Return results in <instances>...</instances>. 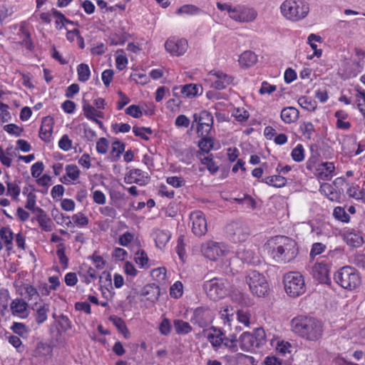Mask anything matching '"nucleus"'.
<instances>
[{
  "instance_id": "nucleus-1",
  "label": "nucleus",
  "mask_w": 365,
  "mask_h": 365,
  "mask_svg": "<svg viewBox=\"0 0 365 365\" xmlns=\"http://www.w3.org/2000/svg\"><path fill=\"white\" fill-rule=\"evenodd\" d=\"M293 332L299 336L311 341H316L322 337L324 324L322 322L312 317L298 316L291 321Z\"/></svg>"
},
{
  "instance_id": "nucleus-2",
  "label": "nucleus",
  "mask_w": 365,
  "mask_h": 365,
  "mask_svg": "<svg viewBox=\"0 0 365 365\" xmlns=\"http://www.w3.org/2000/svg\"><path fill=\"white\" fill-rule=\"evenodd\" d=\"M277 262H289L298 255L297 242L285 236H275L265 245Z\"/></svg>"
},
{
  "instance_id": "nucleus-3",
  "label": "nucleus",
  "mask_w": 365,
  "mask_h": 365,
  "mask_svg": "<svg viewBox=\"0 0 365 365\" xmlns=\"http://www.w3.org/2000/svg\"><path fill=\"white\" fill-rule=\"evenodd\" d=\"M279 9L282 15L293 22L304 19L309 12V4L304 0H285Z\"/></svg>"
},
{
  "instance_id": "nucleus-4",
  "label": "nucleus",
  "mask_w": 365,
  "mask_h": 365,
  "mask_svg": "<svg viewBox=\"0 0 365 365\" xmlns=\"http://www.w3.org/2000/svg\"><path fill=\"white\" fill-rule=\"evenodd\" d=\"M335 282L344 289L352 290L361 284V277L357 271L349 266H345L334 274Z\"/></svg>"
},
{
  "instance_id": "nucleus-5",
  "label": "nucleus",
  "mask_w": 365,
  "mask_h": 365,
  "mask_svg": "<svg viewBox=\"0 0 365 365\" xmlns=\"http://www.w3.org/2000/svg\"><path fill=\"white\" fill-rule=\"evenodd\" d=\"M284 289L288 295L298 297L305 292V282L302 274L298 272H291L284 278Z\"/></svg>"
},
{
  "instance_id": "nucleus-6",
  "label": "nucleus",
  "mask_w": 365,
  "mask_h": 365,
  "mask_svg": "<svg viewBox=\"0 0 365 365\" xmlns=\"http://www.w3.org/2000/svg\"><path fill=\"white\" fill-rule=\"evenodd\" d=\"M246 282L252 293L259 297L267 294L269 285L265 277L257 270L249 271Z\"/></svg>"
},
{
  "instance_id": "nucleus-7",
  "label": "nucleus",
  "mask_w": 365,
  "mask_h": 365,
  "mask_svg": "<svg viewBox=\"0 0 365 365\" xmlns=\"http://www.w3.org/2000/svg\"><path fill=\"white\" fill-rule=\"evenodd\" d=\"M227 237L235 243L245 241L249 235V228L241 222H232L225 227Z\"/></svg>"
},
{
  "instance_id": "nucleus-8",
  "label": "nucleus",
  "mask_w": 365,
  "mask_h": 365,
  "mask_svg": "<svg viewBox=\"0 0 365 365\" xmlns=\"http://www.w3.org/2000/svg\"><path fill=\"white\" fill-rule=\"evenodd\" d=\"M227 287L228 282L226 280L217 278L206 282L204 284L207 295L213 300L224 297L227 294Z\"/></svg>"
},
{
  "instance_id": "nucleus-9",
  "label": "nucleus",
  "mask_w": 365,
  "mask_h": 365,
  "mask_svg": "<svg viewBox=\"0 0 365 365\" xmlns=\"http://www.w3.org/2000/svg\"><path fill=\"white\" fill-rule=\"evenodd\" d=\"M227 252V246L222 242L208 241L202 245L203 255L210 260H216L224 256Z\"/></svg>"
},
{
  "instance_id": "nucleus-10",
  "label": "nucleus",
  "mask_w": 365,
  "mask_h": 365,
  "mask_svg": "<svg viewBox=\"0 0 365 365\" xmlns=\"http://www.w3.org/2000/svg\"><path fill=\"white\" fill-rule=\"evenodd\" d=\"M192 222V231L197 237L205 235L207 231V224L204 213L200 210L192 212L190 216Z\"/></svg>"
},
{
  "instance_id": "nucleus-11",
  "label": "nucleus",
  "mask_w": 365,
  "mask_h": 365,
  "mask_svg": "<svg viewBox=\"0 0 365 365\" xmlns=\"http://www.w3.org/2000/svg\"><path fill=\"white\" fill-rule=\"evenodd\" d=\"M211 87L217 90L225 89L232 82L233 78L221 71H211L208 73Z\"/></svg>"
},
{
  "instance_id": "nucleus-12",
  "label": "nucleus",
  "mask_w": 365,
  "mask_h": 365,
  "mask_svg": "<svg viewBox=\"0 0 365 365\" xmlns=\"http://www.w3.org/2000/svg\"><path fill=\"white\" fill-rule=\"evenodd\" d=\"M212 314L208 307H200L194 310L191 322L200 327H205L212 322Z\"/></svg>"
},
{
  "instance_id": "nucleus-13",
  "label": "nucleus",
  "mask_w": 365,
  "mask_h": 365,
  "mask_svg": "<svg viewBox=\"0 0 365 365\" xmlns=\"http://www.w3.org/2000/svg\"><path fill=\"white\" fill-rule=\"evenodd\" d=\"M149 180L148 173L140 169L130 170L125 177V182L128 184L135 183L139 185H145L149 182Z\"/></svg>"
},
{
  "instance_id": "nucleus-14",
  "label": "nucleus",
  "mask_w": 365,
  "mask_h": 365,
  "mask_svg": "<svg viewBox=\"0 0 365 365\" xmlns=\"http://www.w3.org/2000/svg\"><path fill=\"white\" fill-rule=\"evenodd\" d=\"M313 277L320 283L329 284V269L327 264L317 262L312 267Z\"/></svg>"
},
{
  "instance_id": "nucleus-15",
  "label": "nucleus",
  "mask_w": 365,
  "mask_h": 365,
  "mask_svg": "<svg viewBox=\"0 0 365 365\" xmlns=\"http://www.w3.org/2000/svg\"><path fill=\"white\" fill-rule=\"evenodd\" d=\"M165 48L172 55L181 56L187 51V42L185 39H180L177 41L168 40L165 43Z\"/></svg>"
},
{
  "instance_id": "nucleus-16",
  "label": "nucleus",
  "mask_w": 365,
  "mask_h": 365,
  "mask_svg": "<svg viewBox=\"0 0 365 365\" xmlns=\"http://www.w3.org/2000/svg\"><path fill=\"white\" fill-rule=\"evenodd\" d=\"M236 255L244 263L257 264L259 262L255 250L251 247H240L237 251Z\"/></svg>"
},
{
  "instance_id": "nucleus-17",
  "label": "nucleus",
  "mask_w": 365,
  "mask_h": 365,
  "mask_svg": "<svg viewBox=\"0 0 365 365\" xmlns=\"http://www.w3.org/2000/svg\"><path fill=\"white\" fill-rule=\"evenodd\" d=\"M334 170L335 166L333 163H322L316 169L315 175L319 180H330L333 177Z\"/></svg>"
},
{
  "instance_id": "nucleus-18",
  "label": "nucleus",
  "mask_w": 365,
  "mask_h": 365,
  "mask_svg": "<svg viewBox=\"0 0 365 365\" xmlns=\"http://www.w3.org/2000/svg\"><path fill=\"white\" fill-rule=\"evenodd\" d=\"M53 118L51 116L44 117L39 130V137L45 142H49L53 132Z\"/></svg>"
},
{
  "instance_id": "nucleus-19",
  "label": "nucleus",
  "mask_w": 365,
  "mask_h": 365,
  "mask_svg": "<svg viewBox=\"0 0 365 365\" xmlns=\"http://www.w3.org/2000/svg\"><path fill=\"white\" fill-rule=\"evenodd\" d=\"M141 295L146 300L155 302L158 300L160 295V289L155 284H149L145 285L141 290Z\"/></svg>"
},
{
  "instance_id": "nucleus-20",
  "label": "nucleus",
  "mask_w": 365,
  "mask_h": 365,
  "mask_svg": "<svg viewBox=\"0 0 365 365\" xmlns=\"http://www.w3.org/2000/svg\"><path fill=\"white\" fill-rule=\"evenodd\" d=\"M37 217L36 220L41 228L45 232H50L53 229V222L47 216L45 211L41 207L36 209Z\"/></svg>"
},
{
  "instance_id": "nucleus-21",
  "label": "nucleus",
  "mask_w": 365,
  "mask_h": 365,
  "mask_svg": "<svg viewBox=\"0 0 365 365\" xmlns=\"http://www.w3.org/2000/svg\"><path fill=\"white\" fill-rule=\"evenodd\" d=\"M213 332L207 334V339L215 350L219 349L223 344L225 340L224 333L216 328H212Z\"/></svg>"
},
{
  "instance_id": "nucleus-22",
  "label": "nucleus",
  "mask_w": 365,
  "mask_h": 365,
  "mask_svg": "<svg viewBox=\"0 0 365 365\" xmlns=\"http://www.w3.org/2000/svg\"><path fill=\"white\" fill-rule=\"evenodd\" d=\"M28 304L20 298L14 299L10 304V309L13 315L26 317V315H24V314L26 312Z\"/></svg>"
},
{
  "instance_id": "nucleus-23",
  "label": "nucleus",
  "mask_w": 365,
  "mask_h": 365,
  "mask_svg": "<svg viewBox=\"0 0 365 365\" xmlns=\"http://www.w3.org/2000/svg\"><path fill=\"white\" fill-rule=\"evenodd\" d=\"M155 245L160 249L163 248L170 240L171 234L168 230H155L153 233Z\"/></svg>"
},
{
  "instance_id": "nucleus-24",
  "label": "nucleus",
  "mask_w": 365,
  "mask_h": 365,
  "mask_svg": "<svg viewBox=\"0 0 365 365\" xmlns=\"http://www.w3.org/2000/svg\"><path fill=\"white\" fill-rule=\"evenodd\" d=\"M200 89L202 88H200ZM178 90H180V93H182L185 97L191 98L197 95L200 87L195 84H186L180 88L175 87L173 88L175 96L178 94Z\"/></svg>"
},
{
  "instance_id": "nucleus-25",
  "label": "nucleus",
  "mask_w": 365,
  "mask_h": 365,
  "mask_svg": "<svg viewBox=\"0 0 365 365\" xmlns=\"http://www.w3.org/2000/svg\"><path fill=\"white\" fill-rule=\"evenodd\" d=\"M257 61V55L251 51L243 52L239 58V63L242 67H251L254 66Z\"/></svg>"
},
{
  "instance_id": "nucleus-26",
  "label": "nucleus",
  "mask_w": 365,
  "mask_h": 365,
  "mask_svg": "<svg viewBox=\"0 0 365 365\" xmlns=\"http://www.w3.org/2000/svg\"><path fill=\"white\" fill-rule=\"evenodd\" d=\"M299 118V111L294 107L284 108L281 111V118L285 123L295 122Z\"/></svg>"
},
{
  "instance_id": "nucleus-27",
  "label": "nucleus",
  "mask_w": 365,
  "mask_h": 365,
  "mask_svg": "<svg viewBox=\"0 0 365 365\" xmlns=\"http://www.w3.org/2000/svg\"><path fill=\"white\" fill-rule=\"evenodd\" d=\"M1 239L4 242L7 250H11L13 248L14 234L8 227H3L0 229Z\"/></svg>"
},
{
  "instance_id": "nucleus-28",
  "label": "nucleus",
  "mask_w": 365,
  "mask_h": 365,
  "mask_svg": "<svg viewBox=\"0 0 365 365\" xmlns=\"http://www.w3.org/2000/svg\"><path fill=\"white\" fill-rule=\"evenodd\" d=\"M194 122H197L198 125H213V117L209 112L203 110L200 112L199 115L194 114L193 115Z\"/></svg>"
},
{
  "instance_id": "nucleus-29",
  "label": "nucleus",
  "mask_w": 365,
  "mask_h": 365,
  "mask_svg": "<svg viewBox=\"0 0 365 365\" xmlns=\"http://www.w3.org/2000/svg\"><path fill=\"white\" fill-rule=\"evenodd\" d=\"M124 150L125 144L120 143L119 140H115L112 144V150L110 153L108 158L112 162H116L119 159L120 155L124 152Z\"/></svg>"
},
{
  "instance_id": "nucleus-30",
  "label": "nucleus",
  "mask_w": 365,
  "mask_h": 365,
  "mask_svg": "<svg viewBox=\"0 0 365 365\" xmlns=\"http://www.w3.org/2000/svg\"><path fill=\"white\" fill-rule=\"evenodd\" d=\"M252 334L249 332H244L240 336L241 348L243 350L248 351L254 347H257L256 341Z\"/></svg>"
},
{
  "instance_id": "nucleus-31",
  "label": "nucleus",
  "mask_w": 365,
  "mask_h": 365,
  "mask_svg": "<svg viewBox=\"0 0 365 365\" xmlns=\"http://www.w3.org/2000/svg\"><path fill=\"white\" fill-rule=\"evenodd\" d=\"M264 183L275 187H282L287 183V179L282 175L268 176L262 180Z\"/></svg>"
},
{
  "instance_id": "nucleus-32",
  "label": "nucleus",
  "mask_w": 365,
  "mask_h": 365,
  "mask_svg": "<svg viewBox=\"0 0 365 365\" xmlns=\"http://www.w3.org/2000/svg\"><path fill=\"white\" fill-rule=\"evenodd\" d=\"M173 326L178 334H187L192 331L190 324L182 319H175L173 321Z\"/></svg>"
},
{
  "instance_id": "nucleus-33",
  "label": "nucleus",
  "mask_w": 365,
  "mask_h": 365,
  "mask_svg": "<svg viewBox=\"0 0 365 365\" xmlns=\"http://www.w3.org/2000/svg\"><path fill=\"white\" fill-rule=\"evenodd\" d=\"M83 110L85 116L88 119H94V117H98L101 118L103 117V113L102 112L97 111L93 106L85 101H83Z\"/></svg>"
},
{
  "instance_id": "nucleus-34",
  "label": "nucleus",
  "mask_w": 365,
  "mask_h": 365,
  "mask_svg": "<svg viewBox=\"0 0 365 365\" xmlns=\"http://www.w3.org/2000/svg\"><path fill=\"white\" fill-rule=\"evenodd\" d=\"M49 311L48 304H43L37 309L35 315V319L37 324H41L46 321Z\"/></svg>"
},
{
  "instance_id": "nucleus-35",
  "label": "nucleus",
  "mask_w": 365,
  "mask_h": 365,
  "mask_svg": "<svg viewBox=\"0 0 365 365\" xmlns=\"http://www.w3.org/2000/svg\"><path fill=\"white\" fill-rule=\"evenodd\" d=\"M257 12L253 9L242 8L240 11L239 22H250L257 17Z\"/></svg>"
},
{
  "instance_id": "nucleus-36",
  "label": "nucleus",
  "mask_w": 365,
  "mask_h": 365,
  "mask_svg": "<svg viewBox=\"0 0 365 365\" xmlns=\"http://www.w3.org/2000/svg\"><path fill=\"white\" fill-rule=\"evenodd\" d=\"M344 240H346L347 245L351 247H359L363 243L362 237L355 232H348L344 235Z\"/></svg>"
},
{
  "instance_id": "nucleus-37",
  "label": "nucleus",
  "mask_w": 365,
  "mask_h": 365,
  "mask_svg": "<svg viewBox=\"0 0 365 365\" xmlns=\"http://www.w3.org/2000/svg\"><path fill=\"white\" fill-rule=\"evenodd\" d=\"M299 105L303 108L308 111H314L317 106L316 101L312 100L310 98L307 96H302L298 100Z\"/></svg>"
},
{
  "instance_id": "nucleus-38",
  "label": "nucleus",
  "mask_w": 365,
  "mask_h": 365,
  "mask_svg": "<svg viewBox=\"0 0 365 365\" xmlns=\"http://www.w3.org/2000/svg\"><path fill=\"white\" fill-rule=\"evenodd\" d=\"M78 80L81 82L87 81L91 76L89 66L86 63H81L77 67Z\"/></svg>"
},
{
  "instance_id": "nucleus-39",
  "label": "nucleus",
  "mask_w": 365,
  "mask_h": 365,
  "mask_svg": "<svg viewBox=\"0 0 365 365\" xmlns=\"http://www.w3.org/2000/svg\"><path fill=\"white\" fill-rule=\"evenodd\" d=\"M201 11H202V10L199 7H197L195 5L185 4V5L182 6L181 7H180L177 10L176 13L178 14H187V15H197V14H199Z\"/></svg>"
},
{
  "instance_id": "nucleus-40",
  "label": "nucleus",
  "mask_w": 365,
  "mask_h": 365,
  "mask_svg": "<svg viewBox=\"0 0 365 365\" xmlns=\"http://www.w3.org/2000/svg\"><path fill=\"white\" fill-rule=\"evenodd\" d=\"M110 320L113 323L117 329L124 334L125 337L128 338L126 334H128V330L125 322L121 318L116 316L110 317Z\"/></svg>"
},
{
  "instance_id": "nucleus-41",
  "label": "nucleus",
  "mask_w": 365,
  "mask_h": 365,
  "mask_svg": "<svg viewBox=\"0 0 365 365\" xmlns=\"http://www.w3.org/2000/svg\"><path fill=\"white\" fill-rule=\"evenodd\" d=\"M300 131L302 135L307 139H311L313 133H314V128L310 122H303L299 127Z\"/></svg>"
},
{
  "instance_id": "nucleus-42",
  "label": "nucleus",
  "mask_w": 365,
  "mask_h": 365,
  "mask_svg": "<svg viewBox=\"0 0 365 365\" xmlns=\"http://www.w3.org/2000/svg\"><path fill=\"white\" fill-rule=\"evenodd\" d=\"M202 138V140L198 143V146L202 152L208 153L213 148V139L207 137Z\"/></svg>"
},
{
  "instance_id": "nucleus-43",
  "label": "nucleus",
  "mask_w": 365,
  "mask_h": 365,
  "mask_svg": "<svg viewBox=\"0 0 365 365\" xmlns=\"http://www.w3.org/2000/svg\"><path fill=\"white\" fill-rule=\"evenodd\" d=\"M7 192L6 195H10L14 200H16L19 197L21 189L16 182H7Z\"/></svg>"
},
{
  "instance_id": "nucleus-44",
  "label": "nucleus",
  "mask_w": 365,
  "mask_h": 365,
  "mask_svg": "<svg viewBox=\"0 0 365 365\" xmlns=\"http://www.w3.org/2000/svg\"><path fill=\"white\" fill-rule=\"evenodd\" d=\"M252 336L255 337L257 347H259L263 345L266 341V334L262 328H257L255 330L254 334H252Z\"/></svg>"
},
{
  "instance_id": "nucleus-45",
  "label": "nucleus",
  "mask_w": 365,
  "mask_h": 365,
  "mask_svg": "<svg viewBox=\"0 0 365 365\" xmlns=\"http://www.w3.org/2000/svg\"><path fill=\"white\" fill-rule=\"evenodd\" d=\"M334 217L343 222H348L350 220L349 215L346 212L345 210L341 207H336L333 212Z\"/></svg>"
},
{
  "instance_id": "nucleus-46",
  "label": "nucleus",
  "mask_w": 365,
  "mask_h": 365,
  "mask_svg": "<svg viewBox=\"0 0 365 365\" xmlns=\"http://www.w3.org/2000/svg\"><path fill=\"white\" fill-rule=\"evenodd\" d=\"M201 163L202 164L205 165L207 168V169L212 173H215L219 168L215 163V162L213 160V158L210 156H206L203 158H201Z\"/></svg>"
},
{
  "instance_id": "nucleus-47",
  "label": "nucleus",
  "mask_w": 365,
  "mask_h": 365,
  "mask_svg": "<svg viewBox=\"0 0 365 365\" xmlns=\"http://www.w3.org/2000/svg\"><path fill=\"white\" fill-rule=\"evenodd\" d=\"M347 194L349 197L361 200L365 203V189L358 190L357 187H351L347 190Z\"/></svg>"
},
{
  "instance_id": "nucleus-48",
  "label": "nucleus",
  "mask_w": 365,
  "mask_h": 365,
  "mask_svg": "<svg viewBox=\"0 0 365 365\" xmlns=\"http://www.w3.org/2000/svg\"><path fill=\"white\" fill-rule=\"evenodd\" d=\"M20 31L24 35L25 38L22 41L21 44L24 45L27 49L32 50L34 48V44L31 40V34L21 25L20 27Z\"/></svg>"
},
{
  "instance_id": "nucleus-49",
  "label": "nucleus",
  "mask_w": 365,
  "mask_h": 365,
  "mask_svg": "<svg viewBox=\"0 0 365 365\" xmlns=\"http://www.w3.org/2000/svg\"><path fill=\"white\" fill-rule=\"evenodd\" d=\"M304 148L302 145H297L292 151V158L296 162H301L304 158Z\"/></svg>"
},
{
  "instance_id": "nucleus-50",
  "label": "nucleus",
  "mask_w": 365,
  "mask_h": 365,
  "mask_svg": "<svg viewBox=\"0 0 365 365\" xmlns=\"http://www.w3.org/2000/svg\"><path fill=\"white\" fill-rule=\"evenodd\" d=\"M66 175L73 180H76L80 175V170L76 165H68L66 167Z\"/></svg>"
},
{
  "instance_id": "nucleus-51",
  "label": "nucleus",
  "mask_w": 365,
  "mask_h": 365,
  "mask_svg": "<svg viewBox=\"0 0 365 365\" xmlns=\"http://www.w3.org/2000/svg\"><path fill=\"white\" fill-rule=\"evenodd\" d=\"M182 284L180 282H176L170 289V294L174 298H179L182 294Z\"/></svg>"
},
{
  "instance_id": "nucleus-52",
  "label": "nucleus",
  "mask_w": 365,
  "mask_h": 365,
  "mask_svg": "<svg viewBox=\"0 0 365 365\" xmlns=\"http://www.w3.org/2000/svg\"><path fill=\"white\" fill-rule=\"evenodd\" d=\"M36 196L33 192H29L25 207L31 211L36 212L38 207H36Z\"/></svg>"
},
{
  "instance_id": "nucleus-53",
  "label": "nucleus",
  "mask_w": 365,
  "mask_h": 365,
  "mask_svg": "<svg viewBox=\"0 0 365 365\" xmlns=\"http://www.w3.org/2000/svg\"><path fill=\"white\" fill-rule=\"evenodd\" d=\"M171 330L172 325L170 321L167 318H164L159 325V331L160 334L167 336L171 332Z\"/></svg>"
},
{
  "instance_id": "nucleus-54",
  "label": "nucleus",
  "mask_w": 365,
  "mask_h": 365,
  "mask_svg": "<svg viewBox=\"0 0 365 365\" xmlns=\"http://www.w3.org/2000/svg\"><path fill=\"white\" fill-rule=\"evenodd\" d=\"M109 143L105 138H101L96 143V150L98 153L106 154L108 151Z\"/></svg>"
},
{
  "instance_id": "nucleus-55",
  "label": "nucleus",
  "mask_w": 365,
  "mask_h": 365,
  "mask_svg": "<svg viewBox=\"0 0 365 365\" xmlns=\"http://www.w3.org/2000/svg\"><path fill=\"white\" fill-rule=\"evenodd\" d=\"M167 183L172 185L174 187H181L185 185V180L181 177L171 176L167 178Z\"/></svg>"
},
{
  "instance_id": "nucleus-56",
  "label": "nucleus",
  "mask_w": 365,
  "mask_h": 365,
  "mask_svg": "<svg viewBox=\"0 0 365 365\" xmlns=\"http://www.w3.org/2000/svg\"><path fill=\"white\" fill-rule=\"evenodd\" d=\"M11 329L15 334L21 336L26 334L28 331L26 326L24 324L19 322H14Z\"/></svg>"
},
{
  "instance_id": "nucleus-57",
  "label": "nucleus",
  "mask_w": 365,
  "mask_h": 365,
  "mask_svg": "<svg viewBox=\"0 0 365 365\" xmlns=\"http://www.w3.org/2000/svg\"><path fill=\"white\" fill-rule=\"evenodd\" d=\"M58 146L64 151H68L72 148V140L67 135H63L58 141Z\"/></svg>"
},
{
  "instance_id": "nucleus-58",
  "label": "nucleus",
  "mask_w": 365,
  "mask_h": 365,
  "mask_svg": "<svg viewBox=\"0 0 365 365\" xmlns=\"http://www.w3.org/2000/svg\"><path fill=\"white\" fill-rule=\"evenodd\" d=\"M237 316L239 322L243 324L246 327H249L250 314L248 312L244 310H238L237 312Z\"/></svg>"
},
{
  "instance_id": "nucleus-59",
  "label": "nucleus",
  "mask_w": 365,
  "mask_h": 365,
  "mask_svg": "<svg viewBox=\"0 0 365 365\" xmlns=\"http://www.w3.org/2000/svg\"><path fill=\"white\" fill-rule=\"evenodd\" d=\"M326 248V246L321 242H316L312 245L310 257L314 258L315 256L322 254Z\"/></svg>"
},
{
  "instance_id": "nucleus-60",
  "label": "nucleus",
  "mask_w": 365,
  "mask_h": 365,
  "mask_svg": "<svg viewBox=\"0 0 365 365\" xmlns=\"http://www.w3.org/2000/svg\"><path fill=\"white\" fill-rule=\"evenodd\" d=\"M4 130L9 133V134L16 135V136H20L21 135V133L23 132V128L19 127L18 125L15 124H8L4 126Z\"/></svg>"
},
{
  "instance_id": "nucleus-61",
  "label": "nucleus",
  "mask_w": 365,
  "mask_h": 365,
  "mask_svg": "<svg viewBox=\"0 0 365 365\" xmlns=\"http://www.w3.org/2000/svg\"><path fill=\"white\" fill-rule=\"evenodd\" d=\"M44 166L42 162L34 163L31 168V175L34 178H38L43 170Z\"/></svg>"
},
{
  "instance_id": "nucleus-62",
  "label": "nucleus",
  "mask_w": 365,
  "mask_h": 365,
  "mask_svg": "<svg viewBox=\"0 0 365 365\" xmlns=\"http://www.w3.org/2000/svg\"><path fill=\"white\" fill-rule=\"evenodd\" d=\"M72 220L76 225L79 226H86L88 224V219L82 213H78L72 217Z\"/></svg>"
},
{
  "instance_id": "nucleus-63",
  "label": "nucleus",
  "mask_w": 365,
  "mask_h": 365,
  "mask_svg": "<svg viewBox=\"0 0 365 365\" xmlns=\"http://www.w3.org/2000/svg\"><path fill=\"white\" fill-rule=\"evenodd\" d=\"M125 113L131 115L133 118H140L142 115V112L140 108L135 105H131L125 109Z\"/></svg>"
},
{
  "instance_id": "nucleus-64",
  "label": "nucleus",
  "mask_w": 365,
  "mask_h": 365,
  "mask_svg": "<svg viewBox=\"0 0 365 365\" xmlns=\"http://www.w3.org/2000/svg\"><path fill=\"white\" fill-rule=\"evenodd\" d=\"M277 90L276 86L270 85L267 81H264L262 83L261 88L259 91V93L261 95H264L266 93L270 94L272 92L275 91Z\"/></svg>"
}]
</instances>
